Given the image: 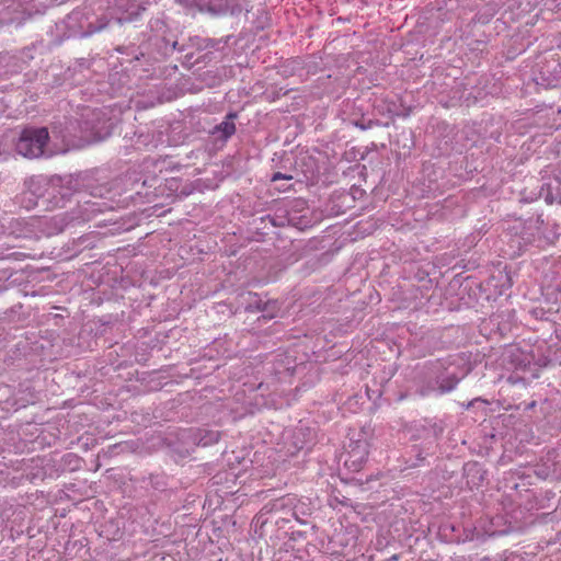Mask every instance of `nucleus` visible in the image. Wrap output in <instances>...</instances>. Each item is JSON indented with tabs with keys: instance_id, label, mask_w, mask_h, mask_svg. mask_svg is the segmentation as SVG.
<instances>
[{
	"instance_id": "1",
	"label": "nucleus",
	"mask_w": 561,
	"mask_h": 561,
	"mask_svg": "<svg viewBox=\"0 0 561 561\" xmlns=\"http://www.w3.org/2000/svg\"><path fill=\"white\" fill-rule=\"evenodd\" d=\"M49 135L45 127L26 128L16 144V150L25 158H37L44 153Z\"/></svg>"
},
{
	"instance_id": "2",
	"label": "nucleus",
	"mask_w": 561,
	"mask_h": 561,
	"mask_svg": "<svg viewBox=\"0 0 561 561\" xmlns=\"http://www.w3.org/2000/svg\"><path fill=\"white\" fill-rule=\"evenodd\" d=\"M368 450L366 444L357 443L356 446L348 451V458L345 460V465L354 467V469L357 470L366 460Z\"/></svg>"
},
{
	"instance_id": "3",
	"label": "nucleus",
	"mask_w": 561,
	"mask_h": 561,
	"mask_svg": "<svg viewBox=\"0 0 561 561\" xmlns=\"http://www.w3.org/2000/svg\"><path fill=\"white\" fill-rule=\"evenodd\" d=\"M236 114H229L227 116V119L224 121L222 123H220L216 129L220 133H222V136L225 138H228L230 136H232L236 131V125L233 123V118H236Z\"/></svg>"
},
{
	"instance_id": "4",
	"label": "nucleus",
	"mask_w": 561,
	"mask_h": 561,
	"mask_svg": "<svg viewBox=\"0 0 561 561\" xmlns=\"http://www.w3.org/2000/svg\"><path fill=\"white\" fill-rule=\"evenodd\" d=\"M293 176L291 175H288V174H283L280 172H276L273 174L272 176V182H276L278 180H291Z\"/></svg>"
},
{
	"instance_id": "5",
	"label": "nucleus",
	"mask_w": 561,
	"mask_h": 561,
	"mask_svg": "<svg viewBox=\"0 0 561 561\" xmlns=\"http://www.w3.org/2000/svg\"><path fill=\"white\" fill-rule=\"evenodd\" d=\"M210 435H211V437L209 438V442H217L218 440V434L217 433H211Z\"/></svg>"
}]
</instances>
